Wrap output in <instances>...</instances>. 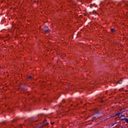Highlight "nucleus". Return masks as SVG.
<instances>
[{
  "label": "nucleus",
  "instance_id": "obj_19",
  "mask_svg": "<svg viewBox=\"0 0 128 128\" xmlns=\"http://www.w3.org/2000/svg\"><path fill=\"white\" fill-rule=\"evenodd\" d=\"M13 122H14V120H13Z\"/></svg>",
  "mask_w": 128,
  "mask_h": 128
},
{
  "label": "nucleus",
  "instance_id": "obj_2",
  "mask_svg": "<svg viewBox=\"0 0 128 128\" xmlns=\"http://www.w3.org/2000/svg\"><path fill=\"white\" fill-rule=\"evenodd\" d=\"M43 30H44V32L48 34V26H45L43 28Z\"/></svg>",
  "mask_w": 128,
  "mask_h": 128
},
{
  "label": "nucleus",
  "instance_id": "obj_10",
  "mask_svg": "<svg viewBox=\"0 0 128 128\" xmlns=\"http://www.w3.org/2000/svg\"><path fill=\"white\" fill-rule=\"evenodd\" d=\"M28 78H30V80H32V76H29L28 77Z\"/></svg>",
  "mask_w": 128,
  "mask_h": 128
},
{
  "label": "nucleus",
  "instance_id": "obj_11",
  "mask_svg": "<svg viewBox=\"0 0 128 128\" xmlns=\"http://www.w3.org/2000/svg\"><path fill=\"white\" fill-rule=\"evenodd\" d=\"M118 84H122V80H120V81H118Z\"/></svg>",
  "mask_w": 128,
  "mask_h": 128
},
{
  "label": "nucleus",
  "instance_id": "obj_15",
  "mask_svg": "<svg viewBox=\"0 0 128 128\" xmlns=\"http://www.w3.org/2000/svg\"><path fill=\"white\" fill-rule=\"evenodd\" d=\"M101 102H104V100H102V101H101Z\"/></svg>",
  "mask_w": 128,
  "mask_h": 128
},
{
  "label": "nucleus",
  "instance_id": "obj_1",
  "mask_svg": "<svg viewBox=\"0 0 128 128\" xmlns=\"http://www.w3.org/2000/svg\"><path fill=\"white\" fill-rule=\"evenodd\" d=\"M122 112V114L118 116V118H120V120H126V116H124V114H122V112Z\"/></svg>",
  "mask_w": 128,
  "mask_h": 128
},
{
  "label": "nucleus",
  "instance_id": "obj_6",
  "mask_svg": "<svg viewBox=\"0 0 128 128\" xmlns=\"http://www.w3.org/2000/svg\"><path fill=\"white\" fill-rule=\"evenodd\" d=\"M44 128V125H42V124H41L40 125L37 126L36 127V128Z\"/></svg>",
  "mask_w": 128,
  "mask_h": 128
},
{
  "label": "nucleus",
  "instance_id": "obj_21",
  "mask_svg": "<svg viewBox=\"0 0 128 128\" xmlns=\"http://www.w3.org/2000/svg\"><path fill=\"white\" fill-rule=\"evenodd\" d=\"M20 128H22V126H20Z\"/></svg>",
  "mask_w": 128,
  "mask_h": 128
},
{
  "label": "nucleus",
  "instance_id": "obj_5",
  "mask_svg": "<svg viewBox=\"0 0 128 128\" xmlns=\"http://www.w3.org/2000/svg\"><path fill=\"white\" fill-rule=\"evenodd\" d=\"M94 114H98V109L95 108L94 110Z\"/></svg>",
  "mask_w": 128,
  "mask_h": 128
},
{
  "label": "nucleus",
  "instance_id": "obj_16",
  "mask_svg": "<svg viewBox=\"0 0 128 128\" xmlns=\"http://www.w3.org/2000/svg\"><path fill=\"white\" fill-rule=\"evenodd\" d=\"M22 92H24V90H22Z\"/></svg>",
  "mask_w": 128,
  "mask_h": 128
},
{
  "label": "nucleus",
  "instance_id": "obj_18",
  "mask_svg": "<svg viewBox=\"0 0 128 128\" xmlns=\"http://www.w3.org/2000/svg\"><path fill=\"white\" fill-rule=\"evenodd\" d=\"M68 2H70V0H68Z\"/></svg>",
  "mask_w": 128,
  "mask_h": 128
},
{
  "label": "nucleus",
  "instance_id": "obj_9",
  "mask_svg": "<svg viewBox=\"0 0 128 128\" xmlns=\"http://www.w3.org/2000/svg\"><path fill=\"white\" fill-rule=\"evenodd\" d=\"M124 120H125V122H126V124H128V118H125Z\"/></svg>",
  "mask_w": 128,
  "mask_h": 128
},
{
  "label": "nucleus",
  "instance_id": "obj_13",
  "mask_svg": "<svg viewBox=\"0 0 128 128\" xmlns=\"http://www.w3.org/2000/svg\"><path fill=\"white\" fill-rule=\"evenodd\" d=\"M118 118H115L116 120H118Z\"/></svg>",
  "mask_w": 128,
  "mask_h": 128
},
{
  "label": "nucleus",
  "instance_id": "obj_20",
  "mask_svg": "<svg viewBox=\"0 0 128 128\" xmlns=\"http://www.w3.org/2000/svg\"><path fill=\"white\" fill-rule=\"evenodd\" d=\"M32 122H34V120H32Z\"/></svg>",
  "mask_w": 128,
  "mask_h": 128
},
{
  "label": "nucleus",
  "instance_id": "obj_14",
  "mask_svg": "<svg viewBox=\"0 0 128 128\" xmlns=\"http://www.w3.org/2000/svg\"><path fill=\"white\" fill-rule=\"evenodd\" d=\"M54 124V123L52 122V123H51V124Z\"/></svg>",
  "mask_w": 128,
  "mask_h": 128
},
{
  "label": "nucleus",
  "instance_id": "obj_22",
  "mask_svg": "<svg viewBox=\"0 0 128 128\" xmlns=\"http://www.w3.org/2000/svg\"><path fill=\"white\" fill-rule=\"evenodd\" d=\"M0 68H2V67H0Z\"/></svg>",
  "mask_w": 128,
  "mask_h": 128
},
{
  "label": "nucleus",
  "instance_id": "obj_12",
  "mask_svg": "<svg viewBox=\"0 0 128 128\" xmlns=\"http://www.w3.org/2000/svg\"><path fill=\"white\" fill-rule=\"evenodd\" d=\"M64 102H65L64 100H62V104H64Z\"/></svg>",
  "mask_w": 128,
  "mask_h": 128
},
{
  "label": "nucleus",
  "instance_id": "obj_8",
  "mask_svg": "<svg viewBox=\"0 0 128 128\" xmlns=\"http://www.w3.org/2000/svg\"><path fill=\"white\" fill-rule=\"evenodd\" d=\"M122 90H124V88H121L119 89V92H122Z\"/></svg>",
  "mask_w": 128,
  "mask_h": 128
},
{
  "label": "nucleus",
  "instance_id": "obj_7",
  "mask_svg": "<svg viewBox=\"0 0 128 128\" xmlns=\"http://www.w3.org/2000/svg\"><path fill=\"white\" fill-rule=\"evenodd\" d=\"M111 32H116V30H114V28H112Z\"/></svg>",
  "mask_w": 128,
  "mask_h": 128
},
{
  "label": "nucleus",
  "instance_id": "obj_17",
  "mask_svg": "<svg viewBox=\"0 0 128 128\" xmlns=\"http://www.w3.org/2000/svg\"><path fill=\"white\" fill-rule=\"evenodd\" d=\"M28 94H28V93H27V96H28Z\"/></svg>",
  "mask_w": 128,
  "mask_h": 128
},
{
  "label": "nucleus",
  "instance_id": "obj_4",
  "mask_svg": "<svg viewBox=\"0 0 128 128\" xmlns=\"http://www.w3.org/2000/svg\"><path fill=\"white\" fill-rule=\"evenodd\" d=\"M48 126V122H46V120H45L44 122H43V123L42 124V126Z\"/></svg>",
  "mask_w": 128,
  "mask_h": 128
},
{
  "label": "nucleus",
  "instance_id": "obj_3",
  "mask_svg": "<svg viewBox=\"0 0 128 128\" xmlns=\"http://www.w3.org/2000/svg\"><path fill=\"white\" fill-rule=\"evenodd\" d=\"M122 112H118L112 115L111 118H114V116H120L122 114Z\"/></svg>",
  "mask_w": 128,
  "mask_h": 128
}]
</instances>
